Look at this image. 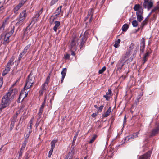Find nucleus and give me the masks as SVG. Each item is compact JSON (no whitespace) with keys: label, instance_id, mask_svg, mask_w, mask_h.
Wrapping results in <instances>:
<instances>
[{"label":"nucleus","instance_id":"1","mask_svg":"<svg viewBox=\"0 0 159 159\" xmlns=\"http://www.w3.org/2000/svg\"><path fill=\"white\" fill-rule=\"evenodd\" d=\"M13 89L10 90L4 96L2 99L1 105L2 108L8 107L11 103V101L14 98V94L13 93Z\"/></svg>","mask_w":159,"mask_h":159},{"label":"nucleus","instance_id":"2","mask_svg":"<svg viewBox=\"0 0 159 159\" xmlns=\"http://www.w3.org/2000/svg\"><path fill=\"white\" fill-rule=\"evenodd\" d=\"M34 80V77L33 76L32 72H31L28 76L26 80V84L24 87V90L27 89L32 86Z\"/></svg>","mask_w":159,"mask_h":159},{"label":"nucleus","instance_id":"3","mask_svg":"<svg viewBox=\"0 0 159 159\" xmlns=\"http://www.w3.org/2000/svg\"><path fill=\"white\" fill-rule=\"evenodd\" d=\"M78 45V39L76 37H74L72 39L70 45L71 50H76Z\"/></svg>","mask_w":159,"mask_h":159},{"label":"nucleus","instance_id":"4","mask_svg":"<svg viewBox=\"0 0 159 159\" xmlns=\"http://www.w3.org/2000/svg\"><path fill=\"white\" fill-rule=\"evenodd\" d=\"M43 8H42L40 10L36 12L35 14L31 21L30 24L32 23L33 25H34L35 23L38 20V18L43 12Z\"/></svg>","mask_w":159,"mask_h":159},{"label":"nucleus","instance_id":"5","mask_svg":"<svg viewBox=\"0 0 159 159\" xmlns=\"http://www.w3.org/2000/svg\"><path fill=\"white\" fill-rule=\"evenodd\" d=\"M130 56V52H127L124 55L119 61L124 64L125 62L127 61V58Z\"/></svg>","mask_w":159,"mask_h":159},{"label":"nucleus","instance_id":"6","mask_svg":"<svg viewBox=\"0 0 159 159\" xmlns=\"http://www.w3.org/2000/svg\"><path fill=\"white\" fill-rule=\"evenodd\" d=\"M153 3L150 1L148 2V0H145L143 4V6L145 8H147L149 10L153 6Z\"/></svg>","mask_w":159,"mask_h":159},{"label":"nucleus","instance_id":"7","mask_svg":"<svg viewBox=\"0 0 159 159\" xmlns=\"http://www.w3.org/2000/svg\"><path fill=\"white\" fill-rule=\"evenodd\" d=\"M2 37H4L3 44H6L10 42L9 38L11 36L8 34L3 33L1 34Z\"/></svg>","mask_w":159,"mask_h":159},{"label":"nucleus","instance_id":"8","mask_svg":"<svg viewBox=\"0 0 159 159\" xmlns=\"http://www.w3.org/2000/svg\"><path fill=\"white\" fill-rule=\"evenodd\" d=\"M143 12V9L140 10L136 12L137 19V20L140 22L143 19L142 16V14Z\"/></svg>","mask_w":159,"mask_h":159},{"label":"nucleus","instance_id":"9","mask_svg":"<svg viewBox=\"0 0 159 159\" xmlns=\"http://www.w3.org/2000/svg\"><path fill=\"white\" fill-rule=\"evenodd\" d=\"M139 134V132H137L131 135H130L126 137L125 138V141H128L130 139L137 138L138 137V135Z\"/></svg>","mask_w":159,"mask_h":159},{"label":"nucleus","instance_id":"10","mask_svg":"<svg viewBox=\"0 0 159 159\" xmlns=\"http://www.w3.org/2000/svg\"><path fill=\"white\" fill-rule=\"evenodd\" d=\"M151 152L150 151H148L146 153L140 156L138 159H148L150 157Z\"/></svg>","mask_w":159,"mask_h":159},{"label":"nucleus","instance_id":"11","mask_svg":"<svg viewBox=\"0 0 159 159\" xmlns=\"http://www.w3.org/2000/svg\"><path fill=\"white\" fill-rule=\"evenodd\" d=\"M159 131V126H157L152 131L151 134L150 135V137L154 136L156 134L158 133Z\"/></svg>","mask_w":159,"mask_h":159},{"label":"nucleus","instance_id":"12","mask_svg":"<svg viewBox=\"0 0 159 159\" xmlns=\"http://www.w3.org/2000/svg\"><path fill=\"white\" fill-rule=\"evenodd\" d=\"M124 65V64L122 63H121L118 61L116 66L117 71H119L120 72L121 70Z\"/></svg>","mask_w":159,"mask_h":159},{"label":"nucleus","instance_id":"13","mask_svg":"<svg viewBox=\"0 0 159 159\" xmlns=\"http://www.w3.org/2000/svg\"><path fill=\"white\" fill-rule=\"evenodd\" d=\"M55 26L53 28V30L54 31L56 32L57 30L60 28V23L58 21H55L54 22Z\"/></svg>","mask_w":159,"mask_h":159},{"label":"nucleus","instance_id":"14","mask_svg":"<svg viewBox=\"0 0 159 159\" xmlns=\"http://www.w3.org/2000/svg\"><path fill=\"white\" fill-rule=\"evenodd\" d=\"M25 20L23 18H21L19 17V18H17L16 19V20H18V22L16 24V25L19 26L22 25Z\"/></svg>","mask_w":159,"mask_h":159},{"label":"nucleus","instance_id":"15","mask_svg":"<svg viewBox=\"0 0 159 159\" xmlns=\"http://www.w3.org/2000/svg\"><path fill=\"white\" fill-rule=\"evenodd\" d=\"M22 3L20 2L17 5L13 10V12L15 14H17V11L23 5Z\"/></svg>","mask_w":159,"mask_h":159},{"label":"nucleus","instance_id":"16","mask_svg":"<svg viewBox=\"0 0 159 159\" xmlns=\"http://www.w3.org/2000/svg\"><path fill=\"white\" fill-rule=\"evenodd\" d=\"M62 7V6H61L56 9L54 17L55 18H56L60 14L61 11Z\"/></svg>","mask_w":159,"mask_h":159},{"label":"nucleus","instance_id":"17","mask_svg":"<svg viewBox=\"0 0 159 159\" xmlns=\"http://www.w3.org/2000/svg\"><path fill=\"white\" fill-rule=\"evenodd\" d=\"M27 16L26 11L25 10H23L20 13L19 17L23 18L25 19Z\"/></svg>","mask_w":159,"mask_h":159},{"label":"nucleus","instance_id":"18","mask_svg":"<svg viewBox=\"0 0 159 159\" xmlns=\"http://www.w3.org/2000/svg\"><path fill=\"white\" fill-rule=\"evenodd\" d=\"M150 54V52L149 51H148L144 55L143 60L144 61L143 64H144L147 61V57L149 56Z\"/></svg>","mask_w":159,"mask_h":159},{"label":"nucleus","instance_id":"19","mask_svg":"<svg viewBox=\"0 0 159 159\" xmlns=\"http://www.w3.org/2000/svg\"><path fill=\"white\" fill-rule=\"evenodd\" d=\"M111 111V108L110 107L107 110V111L106 112L105 114H103L102 116L103 117H107L110 113V112Z\"/></svg>","mask_w":159,"mask_h":159},{"label":"nucleus","instance_id":"20","mask_svg":"<svg viewBox=\"0 0 159 159\" xmlns=\"http://www.w3.org/2000/svg\"><path fill=\"white\" fill-rule=\"evenodd\" d=\"M23 91H22L21 93L20 94L19 98H18L17 100L18 102H20L23 100V96L24 94V93H23Z\"/></svg>","mask_w":159,"mask_h":159},{"label":"nucleus","instance_id":"21","mask_svg":"<svg viewBox=\"0 0 159 159\" xmlns=\"http://www.w3.org/2000/svg\"><path fill=\"white\" fill-rule=\"evenodd\" d=\"M57 140H52L51 142V148L52 149H54L55 147V143L57 142Z\"/></svg>","mask_w":159,"mask_h":159},{"label":"nucleus","instance_id":"22","mask_svg":"<svg viewBox=\"0 0 159 159\" xmlns=\"http://www.w3.org/2000/svg\"><path fill=\"white\" fill-rule=\"evenodd\" d=\"M31 46V44H29L28 45H27L24 48V50H23L22 52L23 53V54H25L27 52V50L30 48V47Z\"/></svg>","mask_w":159,"mask_h":159},{"label":"nucleus","instance_id":"23","mask_svg":"<svg viewBox=\"0 0 159 159\" xmlns=\"http://www.w3.org/2000/svg\"><path fill=\"white\" fill-rule=\"evenodd\" d=\"M129 25L127 24H124L122 27V30L123 32H126L129 28Z\"/></svg>","mask_w":159,"mask_h":159},{"label":"nucleus","instance_id":"24","mask_svg":"<svg viewBox=\"0 0 159 159\" xmlns=\"http://www.w3.org/2000/svg\"><path fill=\"white\" fill-rule=\"evenodd\" d=\"M135 11H138L140 10H141L142 8L141 9L140 6L139 4H137L135 5L133 8Z\"/></svg>","mask_w":159,"mask_h":159},{"label":"nucleus","instance_id":"25","mask_svg":"<svg viewBox=\"0 0 159 159\" xmlns=\"http://www.w3.org/2000/svg\"><path fill=\"white\" fill-rule=\"evenodd\" d=\"M14 59L15 58L14 57H12L9 60L7 64L9 65L10 66L13 65L14 64Z\"/></svg>","mask_w":159,"mask_h":159},{"label":"nucleus","instance_id":"26","mask_svg":"<svg viewBox=\"0 0 159 159\" xmlns=\"http://www.w3.org/2000/svg\"><path fill=\"white\" fill-rule=\"evenodd\" d=\"M87 39L84 38L82 37L81 39V42L80 43L81 47L80 49H81L83 47Z\"/></svg>","mask_w":159,"mask_h":159},{"label":"nucleus","instance_id":"27","mask_svg":"<svg viewBox=\"0 0 159 159\" xmlns=\"http://www.w3.org/2000/svg\"><path fill=\"white\" fill-rule=\"evenodd\" d=\"M145 39L144 38H143L141 40L140 47L143 48H145Z\"/></svg>","mask_w":159,"mask_h":159},{"label":"nucleus","instance_id":"28","mask_svg":"<svg viewBox=\"0 0 159 159\" xmlns=\"http://www.w3.org/2000/svg\"><path fill=\"white\" fill-rule=\"evenodd\" d=\"M28 30V28H26V29H25V31H24V36H23V37L24 38H25V39H27L28 38H29V37L31 35V33H30V34H29V36H26V34H27V31Z\"/></svg>","mask_w":159,"mask_h":159},{"label":"nucleus","instance_id":"29","mask_svg":"<svg viewBox=\"0 0 159 159\" xmlns=\"http://www.w3.org/2000/svg\"><path fill=\"white\" fill-rule=\"evenodd\" d=\"M67 72V69L66 68H64L63 69L61 73L62 75V76L65 77Z\"/></svg>","mask_w":159,"mask_h":159},{"label":"nucleus","instance_id":"30","mask_svg":"<svg viewBox=\"0 0 159 159\" xmlns=\"http://www.w3.org/2000/svg\"><path fill=\"white\" fill-rule=\"evenodd\" d=\"M15 28V26H13L12 27H11L10 31L9 32L7 33L9 35H10L11 36L14 32Z\"/></svg>","mask_w":159,"mask_h":159},{"label":"nucleus","instance_id":"31","mask_svg":"<svg viewBox=\"0 0 159 159\" xmlns=\"http://www.w3.org/2000/svg\"><path fill=\"white\" fill-rule=\"evenodd\" d=\"M24 54H23V53L22 52L20 54V55L19 56L18 59H17L16 61V62L17 63H19L20 62V61Z\"/></svg>","mask_w":159,"mask_h":159},{"label":"nucleus","instance_id":"32","mask_svg":"<svg viewBox=\"0 0 159 159\" xmlns=\"http://www.w3.org/2000/svg\"><path fill=\"white\" fill-rule=\"evenodd\" d=\"M134 43H131L129 46V50L127 52H130H130H131V51L134 48Z\"/></svg>","mask_w":159,"mask_h":159},{"label":"nucleus","instance_id":"33","mask_svg":"<svg viewBox=\"0 0 159 159\" xmlns=\"http://www.w3.org/2000/svg\"><path fill=\"white\" fill-rule=\"evenodd\" d=\"M89 34V32L88 31V30L84 32V35L82 37L87 39L88 37V36Z\"/></svg>","mask_w":159,"mask_h":159},{"label":"nucleus","instance_id":"34","mask_svg":"<svg viewBox=\"0 0 159 159\" xmlns=\"http://www.w3.org/2000/svg\"><path fill=\"white\" fill-rule=\"evenodd\" d=\"M138 25V22L136 20H133L132 22V25L134 27H137Z\"/></svg>","mask_w":159,"mask_h":159},{"label":"nucleus","instance_id":"35","mask_svg":"<svg viewBox=\"0 0 159 159\" xmlns=\"http://www.w3.org/2000/svg\"><path fill=\"white\" fill-rule=\"evenodd\" d=\"M106 67L104 66H103L102 69H101V70H99L98 71V73L99 74H101L104 71H105L106 70Z\"/></svg>","mask_w":159,"mask_h":159},{"label":"nucleus","instance_id":"36","mask_svg":"<svg viewBox=\"0 0 159 159\" xmlns=\"http://www.w3.org/2000/svg\"><path fill=\"white\" fill-rule=\"evenodd\" d=\"M97 137V135H94L92 138L90 140V141L89 142V143H92L95 140L96 138Z\"/></svg>","mask_w":159,"mask_h":159},{"label":"nucleus","instance_id":"37","mask_svg":"<svg viewBox=\"0 0 159 159\" xmlns=\"http://www.w3.org/2000/svg\"><path fill=\"white\" fill-rule=\"evenodd\" d=\"M104 104L101 105L99 107H98V112H101L103 107H104Z\"/></svg>","mask_w":159,"mask_h":159},{"label":"nucleus","instance_id":"38","mask_svg":"<svg viewBox=\"0 0 159 159\" xmlns=\"http://www.w3.org/2000/svg\"><path fill=\"white\" fill-rule=\"evenodd\" d=\"M59 0H52L50 3V5L52 6L55 4Z\"/></svg>","mask_w":159,"mask_h":159},{"label":"nucleus","instance_id":"39","mask_svg":"<svg viewBox=\"0 0 159 159\" xmlns=\"http://www.w3.org/2000/svg\"><path fill=\"white\" fill-rule=\"evenodd\" d=\"M20 113V111H18L16 112V115L13 117V120H14L15 121H16L18 115Z\"/></svg>","mask_w":159,"mask_h":159},{"label":"nucleus","instance_id":"40","mask_svg":"<svg viewBox=\"0 0 159 159\" xmlns=\"http://www.w3.org/2000/svg\"><path fill=\"white\" fill-rule=\"evenodd\" d=\"M78 133H76L75 135L74 136L73 138V144H74V143H75V141L77 137L78 136Z\"/></svg>","mask_w":159,"mask_h":159},{"label":"nucleus","instance_id":"41","mask_svg":"<svg viewBox=\"0 0 159 159\" xmlns=\"http://www.w3.org/2000/svg\"><path fill=\"white\" fill-rule=\"evenodd\" d=\"M10 66L7 64V66L5 67V70L9 72L10 70Z\"/></svg>","mask_w":159,"mask_h":159},{"label":"nucleus","instance_id":"42","mask_svg":"<svg viewBox=\"0 0 159 159\" xmlns=\"http://www.w3.org/2000/svg\"><path fill=\"white\" fill-rule=\"evenodd\" d=\"M112 93L111 91V89H109L108 90V92H107L106 93V95L109 96H110V97L111 94Z\"/></svg>","mask_w":159,"mask_h":159},{"label":"nucleus","instance_id":"43","mask_svg":"<svg viewBox=\"0 0 159 159\" xmlns=\"http://www.w3.org/2000/svg\"><path fill=\"white\" fill-rule=\"evenodd\" d=\"M47 86V85L43 84L41 86V90H42V91H44L46 90V86Z\"/></svg>","mask_w":159,"mask_h":159},{"label":"nucleus","instance_id":"44","mask_svg":"<svg viewBox=\"0 0 159 159\" xmlns=\"http://www.w3.org/2000/svg\"><path fill=\"white\" fill-rule=\"evenodd\" d=\"M158 9H159L158 7H157V6H156L152 10L151 13H152L153 12H155Z\"/></svg>","mask_w":159,"mask_h":159},{"label":"nucleus","instance_id":"45","mask_svg":"<svg viewBox=\"0 0 159 159\" xmlns=\"http://www.w3.org/2000/svg\"><path fill=\"white\" fill-rule=\"evenodd\" d=\"M34 120V117L33 116L32 117L30 120V121H29V124H30V125L31 126H32V124H33V122Z\"/></svg>","mask_w":159,"mask_h":159},{"label":"nucleus","instance_id":"46","mask_svg":"<svg viewBox=\"0 0 159 159\" xmlns=\"http://www.w3.org/2000/svg\"><path fill=\"white\" fill-rule=\"evenodd\" d=\"M64 57L66 59H69L70 57V55L68 54H67L66 55H64Z\"/></svg>","mask_w":159,"mask_h":159},{"label":"nucleus","instance_id":"47","mask_svg":"<svg viewBox=\"0 0 159 159\" xmlns=\"http://www.w3.org/2000/svg\"><path fill=\"white\" fill-rule=\"evenodd\" d=\"M53 149H51L49 151V153H48V157H50L51 155H52V154L53 152Z\"/></svg>","mask_w":159,"mask_h":159},{"label":"nucleus","instance_id":"48","mask_svg":"<svg viewBox=\"0 0 159 159\" xmlns=\"http://www.w3.org/2000/svg\"><path fill=\"white\" fill-rule=\"evenodd\" d=\"M147 22L145 21L144 20L141 23V25L142 26L141 27L142 29L143 28V26L146 25L147 24Z\"/></svg>","mask_w":159,"mask_h":159},{"label":"nucleus","instance_id":"49","mask_svg":"<svg viewBox=\"0 0 159 159\" xmlns=\"http://www.w3.org/2000/svg\"><path fill=\"white\" fill-rule=\"evenodd\" d=\"M40 120H39V119L37 120L36 123L35 124V126L36 128L39 125V123L40 122Z\"/></svg>","mask_w":159,"mask_h":159},{"label":"nucleus","instance_id":"50","mask_svg":"<svg viewBox=\"0 0 159 159\" xmlns=\"http://www.w3.org/2000/svg\"><path fill=\"white\" fill-rule=\"evenodd\" d=\"M103 97L106 98V100H109L110 99V97L107 95H104Z\"/></svg>","mask_w":159,"mask_h":159},{"label":"nucleus","instance_id":"51","mask_svg":"<svg viewBox=\"0 0 159 159\" xmlns=\"http://www.w3.org/2000/svg\"><path fill=\"white\" fill-rule=\"evenodd\" d=\"M31 132V130L30 131V130L29 131V133L27 134H26V136L25 137V139H28V138L29 137L30 134Z\"/></svg>","mask_w":159,"mask_h":159},{"label":"nucleus","instance_id":"52","mask_svg":"<svg viewBox=\"0 0 159 159\" xmlns=\"http://www.w3.org/2000/svg\"><path fill=\"white\" fill-rule=\"evenodd\" d=\"M55 18H55V17H54V18H53V19H52V18H51L50 19V23L51 25L52 24Z\"/></svg>","mask_w":159,"mask_h":159},{"label":"nucleus","instance_id":"53","mask_svg":"<svg viewBox=\"0 0 159 159\" xmlns=\"http://www.w3.org/2000/svg\"><path fill=\"white\" fill-rule=\"evenodd\" d=\"M43 111V109H41V108H40L39 112L38 113V114H40V115H42V114Z\"/></svg>","mask_w":159,"mask_h":159},{"label":"nucleus","instance_id":"54","mask_svg":"<svg viewBox=\"0 0 159 159\" xmlns=\"http://www.w3.org/2000/svg\"><path fill=\"white\" fill-rule=\"evenodd\" d=\"M8 72L6 70H4L2 72V75L4 76L6 74H7Z\"/></svg>","mask_w":159,"mask_h":159},{"label":"nucleus","instance_id":"55","mask_svg":"<svg viewBox=\"0 0 159 159\" xmlns=\"http://www.w3.org/2000/svg\"><path fill=\"white\" fill-rule=\"evenodd\" d=\"M4 11V8L3 6L0 7V13H2Z\"/></svg>","mask_w":159,"mask_h":159},{"label":"nucleus","instance_id":"56","mask_svg":"<svg viewBox=\"0 0 159 159\" xmlns=\"http://www.w3.org/2000/svg\"><path fill=\"white\" fill-rule=\"evenodd\" d=\"M26 146V145L25 144H22L20 150H24Z\"/></svg>","mask_w":159,"mask_h":159},{"label":"nucleus","instance_id":"57","mask_svg":"<svg viewBox=\"0 0 159 159\" xmlns=\"http://www.w3.org/2000/svg\"><path fill=\"white\" fill-rule=\"evenodd\" d=\"M23 152V150H21L20 149V151L19 152V157H20L22 156V154Z\"/></svg>","mask_w":159,"mask_h":159},{"label":"nucleus","instance_id":"58","mask_svg":"<svg viewBox=\"0 0 159 159\" xmlns=\"http://www.w3.org/2000/svg\"><path fill=\"white\" fill-rule=\"evenodd\" d=\"M145 48L140 47V53H143L144 52Z\"/></svg>","mask_w":159,"mask_h":159},{"label":"nucleus","instance_id":"59","mask_svg":"<svg viewBox=\"0 0 159 159\" xmlns=\"http://www.w3.org/2000/svg\"><path fill=\"white\" fill-rule=\"evenodd\" d=\"M114 47L116 48H118L119 46V43H116L114 45Z\"/></svg>","mask_w":159,"mask_h":159},{"label":"nucleus","instance_id":"60","mask_svg":"<svg viewBox=\"0 0 159 159\" xmlns=\"http://www.w3.org/2000/svg\"><path fill=\"white\" fill-rule=\"evenodd\" d=\"M98 114L96 113H93L91 115V116L93 117H95V116H96Z\"/></svg>","mask_w":159,"mask_h":159},{"label":"nucleus","instance_id":"61","mask_svg":"<svg viewBox=\"0 0 159 159\" xmlns=\"http://www.w3.org/2000/svg\"><path fill=\"white\" fill-rule=\"evenodd\" d=\"M16 121H15L14 120H13V121H12L11 124V126H12L13 127L14 126V123Z\"/></svg>","mask_w":159,"mask_h":159},{"label":"nucleus","instance_id":"62","mask_svg":"<svg viewBox=\"0 0 159 159\" xmlns=\"http://www.w3.org/2000/svg\"><path fill=\"white\" fill-rule=\"evenodd\" d=\"M49 81L46 80L45 82L43 84L47 86L48 84Z\"/></svg>","mask_w":159,"mask_h":159},{"label":"nucleus","instance_id":"63","mask_svg":"<svg viewBox=\"0 0 159 159\" xmlns=\"http://www.w3.org/2000/svg\"><path fill=\"white\" fill-rule=\"evenodd\" d=\"M44 106V103H42L41 106L40 108L43 109Z\"/></svg>","mask_w":159,"mask_h":159},{"label":"nucleus","instance_id":"64","mask_svg":"<svg viewBox=\"0 0 159 159\" xmlns=\"http://www.w3.org/2000/svg\"><path fill=\"white\" fill-rule=\"evenodd\" d=\"M27 139H25V140L24 141V143H23V144H25V145H26V144L27 143Z\"/></svg>","mask_w":159,"mask_h":159}]
</instances>
